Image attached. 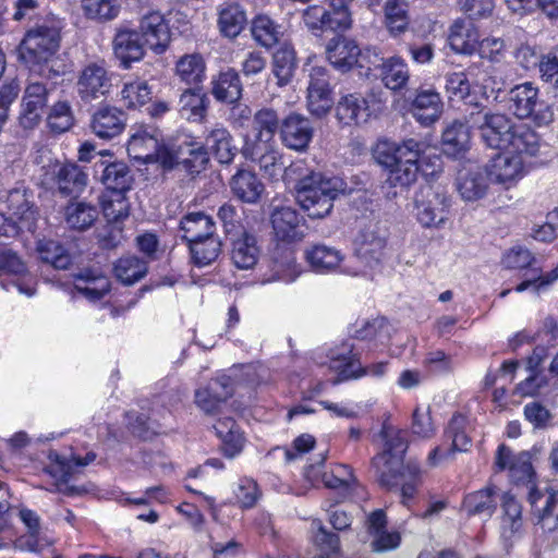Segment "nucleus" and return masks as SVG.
Returning <instances> with one entry per match:
<instances>
[{
  "instance_id": "2eb2a0df",
  "label": "nucleus",
  "mask_w": 558,
  "mask_h": 558,
  "mask_svg": "<svg viewBox=\"0 0 558 558\" xmlns=\"http://www.w3.org/2000/svg\"><path fill=\"white\" fill-rule=\"evenodd\" d=\"M243 155L245 158L257 162L260 170L269 177H275L277 171L282 168L281 155L271 141L263 138H256L252 142L246 141Z\"/></svg>"
},
{
  "instance_id": "13d9d810",
  "label": "nucleus",
  "mask_w": 558,
  "mask_h": 558,
  "mask_svg": "<svg viewBox=\"0 0 558 558\" xmlns=\"http://www.w3.org/2000/svg\"><path fill=\"white\" fill-rule=\"evenodd\" d=\"M234 392L233 381L229 376L221 375L210 379L208 384L199 388V398L213 396L216 402L225 403Z\"/></svg>"
},
{
  "instance_id": "f704fd0d",
  "label": "nucleus",
  "mask_w": 558,
  "mask_h": 558,
  "mask_svg": "<svg viewBox=\"0 0 558 558\" xmlns=\"http://www.w3.org/2000/svg\"><path fill=\"white\" fill-rule=\"evenodd\" d=\"M98 209L90 203L71 199L63 208L66 226L76 231L89 229L98 218Z\"/></svg>"
},
{
  "instance_id": "5701e85b",
  "label": "nucleus",
  "mask_w": 558,
  "mask_h": 558,
  "mask_svg": "<svg viewBox=\"0 0 558 558\" xmlns=\"http://www.w3.org/2000/svg\"><path fill=\"white\" fill-rule=\"evenodd\" d=\"M448 43L454 52L472 54L481 43L478 31L470 20L458 19L450 26Z\"/></svg>"
},
{
  "instance_id": "bf43d9fd",
  "label": "nucleus",
  "mask_w": 558,
  "mask_h": 558,
  "mask_svg": "<svg viewBox=\"0 0 558 558\" xmlns=\"http://www.w3.org/2000/svg\"><path fill=\"white\" fill-rule=\"evenodd\" d=\"M86 15L97 20H112L120 10L117 0H83Z\"/></svg>"
},
{
  "instance_id": "7ed1b4c3",
  "label": "nucleus",
  "mask_w": 558,
  "mask_h": 558,
  "mask_svg": "<svg viewBox=\"0 0 558 558\" xmlns=\"http://www.w3.org/2000/svg\"><path fill=\"white\" fill-rule=\"evenodd\" d=\"M62 21L52 13L38 20L31 26L19 48V59L26 65H41L48 62L59 50Z\"/></svg>"
},
{
  "instance_id": "423d86ee",
  "label": "nucleus",
  "mask_w": 558,
  "mask_h": 558,
  "mask_svg": "<svg viewBox=\"0 0 558 558\" xmlns=\"http://www.w3.org/2000/svg\"><path fill=\"white\" fill-rule=\"evenodd\" d=\"M449 205V198L444 191L430 185L422 187L415 197L418 222L425 228L440 226L446 220Z\"/></svg>"
},
{
  "instance_id": "9b49d317",
  "label": "nucleus",
  "mask_w": 558,
  "mask_h": 558,
  "mask_svg": "<svg viewBox=\"0 0 558 558\" xmlns=\"http://www.w3.org/2000/svg\"><path fill=\"white\" fill-rule=\"evenodd\" d=\"M377 476L380 485L388 489L401 485L402 502L405 506L414 497L417 486L421 484V471L415 463H407L400 469L379 470Z\"/></svg>"
},
{
  "instance_id": "aec40b11",
  "label": "nucleus",
  "mask_w": 558,
  "mask_h": 558,
  "mask_svg": "<svg viewBox=\"0 0 558 558\" xmlns=\"http://www.w3.org/2000/svg\"><path fill=\"white\" fill-rule=\"evenodd\" d=\"M380 436L385 440V450L372 461L373 465L376 468L377 475L379 474V470L405 466L407 464H403L401 454L405 451L407 444L401 434L397 433L393 435L392 428L384 425L380 430Z\"/></svg>"
},
{
  "instance_id": "864d4df0",
  "label": "nucleus",
  "mask_w": 558,
  "mask_h": 558,
  "mask_svg": "<svg viewBox=\"0 0 558 558\" xmlns=\"http://www.w3.org/2000/svg\"><path fill=\"white\" fill-rule=\"evenodd\" d=\"M495 489L486 487L469 494L463 501V507L469 515L484 514L492 517L496 510Z\"/></svg>"
},
{
  "instance_id": "49530a36",
  "label": "nucleus",
  "mask_w": 558,
  "mask_h": 558,
  "mask_svg": "<svg viewBox=\"0 0 558 558\" xmlns=\"http://www.w3.org/2000/svg\"><path fill=\"white\" fill-rule=\"evenodd\" d=\"M113 272L120 282L132 286L147 275L148 263L138 256L125 255L114 263Z\"/></svg>"
},
{
  "instance_id": "09e8293b",
  "label": "nucleus",
  "mask_w": 558,
  "mask_h": 558,
  "mask_svg": "<svg viewBox=\"0 0 558 558\" xmlns=\"http://www.w3.org/2000/svg\"><path fill=\"white\" fill-rule=\"evenodd\" d=\"M211 94L217 101L234 104L242 96V84L236 72H219L213 81Z\"/></svg>"
},
{
  "instance_id": "4d7b16f0",
  "label": "nucleus",
  "mask_w": 558,
  "mask_h": 558,
  "mask_svg": "<svg viewBox=\"0 0 558 558\" xmlns=\"http://www.w3.org/2000/svg\"><path fill=\"white\" fill-rule=\"evenodd\" d=\"M217 216L222 223L226 234L231 239L246 231L242 226V213L236 206L225 203L218 209Z\"/></svg>"
},
{
  "instance_id": "6ab92c4d",
  "label": "nucleus",
  "mask_w": 558,
  "mask_h": 558,
  "mask_svg": "<svg viewBox=\"0 0 558 558\" xmlns=\"http://www.w3.org/2000/svg\"><path fill=\"white\" fill-rule=\"evenodd\" d=\"M8 206L16 218L14 222L22 231L34 233L37 229L38 210L29 201L27 191L24 187L12 189L7 197Z\"/></svg>"
},
{
  "instance_id": "c03bdc74",
  "label": "nucleus",
  "mask_w": 558,
  "mask_h": 558,
  "mask_svg": "<svg viewBox=\"0 0 558 558\" xmlns=\"http://www.w3.org/2000/svg\"><path fill=\"white\" fill-rule=\"evenodd\" d=\"M214 429L222 441L221 450L227 458L232 459L242 451L244 438L233 418L219 420Z\"/></svg>"
},
{
  "instance_id": "603ef678",
  "label": "nucleus",
  "mask_w": 558,
  "mask_h": 558,
  "mask_svg": "<svg viewBox=\"0 0 558 558\" xmlns=\"http://www.w3.org/2000/svg\"><path fill=\"white\" fill-rule=\"evenodd\" d=\"M107 72H82L78 80V93L85 100L96 99L108 93L111 84Z\"/></svg>"
},
{
  "instance_id": "de8ad7c7",
  "label": "nucleus",
  "mask_w": 558,
  "mask_h": 558,
  "mask_svg": "<svg viewBox=\"0 0 558 558\" xmlns=\"http://www.w3.org/2000/svg\"><path fill=\"white\" fill-rule=\"evenodd\" d=\"M254 40L266 48L277 45L282 36L281 26L266 14L256 15L251 23Z\"/></svg>"
},
{
  "instance_id": "c85d7f7f",
  "label": "nucleus",
  "mask_w": 558,
  "mask_h": 558,
  "mask_svg": "<svg viewBox=\"0 0 558 558\" xmlns=\"http://www.w3.org/2000/svg\"><path fill=\"white\" fill-rule=\"evenodd\" d=\"M231 142L230 132L221 125H216L207 132L203 145L207 153L210 151L219 163L229 165L236 155V148Z\"/></svg>"
},
{
  "instance_id": "5fc2aeb1",
  "label": "nucleus",
  "mask_w": 558,
  "mask_h": 558,
  "mask_svg": "<svg viewBox=\"0 0 558 558\" xmlns=\"http://www.w3.org/2000/svg\"><path fill=\"white\" fill-rule=\"evenodd\" d=\"M384 9L389 33L393 36L404 33L409 26L407 3L403 0H387Z\"/></svg>"
},
{
  "instance_id": "774afa93",
  "label": "nucleus",
  "mask_w": 558,
  "mask_h": 558,
  "mask_svg": "<svg viewBox=\"0 0 558 558\" xmlns=\"http://www.w3.org/2000/svg\"><path fill=\"white\" fill-rule=\"evenodd\" d=\"M534 260V256L527 248L515 246L505 255L502 263L509 269H523L531 267Z\"/></svg>"
},
{
  "instance_id": "1a4fd4ad",
  "label": "nucleus",
  "mask_w": 558,
  "mask_h": 558,
  "mask_svg": "<svg viewBox=\"0 0 558 558\" xmlns=\"http://www.w3.org/2000/svg\"><path fill=\"white\" fill-rule=\"evenodd\" d=\"M468 418L461 413H456L450 418L444 434L445 441H449V448L436 447L428 454V463L437 465L441 460L450 458L456 452H465L472 445L468 434Z\"/></svg>"
},
{
  "instance_id": "c9c22d12",
  "label": "nucleus",
  "mask_w": 558,
  "mask_h": 558,
  "mask_svg": "<svg viewBox=\"0 0 558 558\" xmlns=\"http://www.w3.org/2000/svg\"><path fill=\"white\" fill-rule=\"evenodd\" d=\"M523 173V160L519 156L498 154L492 159L487 170L490 181L498 183H511Z\"/></svg>"
},
{
  "instance_id": "f8f14e48",
  "label": "nucleus",
  "mask_w": 558,
  "mask_h": 558,
  "mask_svg": "<svg viewBox=\"0 0 558 558\" xmlns=\"http://www.w3.org/2000/svg\"><path fill=\"white\" fill-rule=\"evenodd\" d=\"M270 222L278 241L293 243L305 236V219L292 207L275 208L270 215Z\"/></svg>"
},
{
  "instance_id": "3c124183",
  "label": "nucleus",
  "mask_w": 558,
  "mask_h": 558,
  "mask_svg": "<svg viewBox=\"0 0 558 558\" xmlns=\"http://www.w3.org/2000/svg\"><path fill=\"white\" fill-rule=\"evenodd\" d=\"M36 251L44 263L50 264L56 269H68L72 264L70 253L58 241L50 239L39 240Z\"/></svg>"
},
{
  "instance_id": "dca6fc26",
  "label": "nucleus",
  "mask_w": 558,
  "mask_h": 558,
  "mask_svg": "<svg viewBox=\"0 0 558 558\" xmlns=\"http://www.w3.org/2000/svg\"><path fill=\"white\" fill-rule=\"evenodd\" d=\"M280 133L288 148L303 151L313 138L314 128L307 118L291 113L283 120Z\"/></svg>"
},
{
  "instance_id": "a18cd8bd",
  "label": "nucleus",
  "mask_w": 558,
  "mask_h": 558,
  "mask_svg": "<svg viewBox=\"0 0 558 558\" xmlns=\"http://www.w3.org/2000/svg\"><path fill=\"white\" fill-rule=\"evenodd\" d=\"M509 109L519 119L530 118L537 104V89L530 83L517 85L509 94Z\"/></svg>"
},
{
  "instance_id": "4c0bfd02",
  "label": "nucleus",
  "mask_w": 558,
  "mask_h": 558,
  "mask_svg": "<svg viewBox=\"0 0 558 558\" xmlns=\"http://www.w3.org/2000/svg\"><path fill=\"white\" fill-rule=\"evenodd\" d=\"M76 291L89 301H98L110 291V280L99 271L85 269L76 276Z\"/></svg>"
},
{
  "instance_id": "393cba45",
  "label": "nucleus",
  "mask_w": 558,
  "mask_h": 558,
  "mask_svg": "<svg viewBox=\"0 0 558 558\" xmlns=\"http://www.w3.org/2000/svg\"><path fill=\"white\" fill-rule=\"evenodd\" d=\"M260 247L253 233L247 231L231 239V260L239 269H252L258 262Z\"/></svg>"
},
{
  "instance_id": "4468645a",
  "label": "nucleus",
  "mask_w": 558,
  "mask_h": 558,
  "mask_svg": "<svg viewBox=\"0 0 558 558\" xmlns=\"http://www.w3.org/2000/svg\"><path fill=\"white\" fill-rule=\"evenodd\" d=\"M47 95L46 86L40 83H31L26 87L19 116V123L24 130H34L41 121Z\"/></svg>"
},
{
  "instance_id": "f03ea898",
  "label": "nucleus",
  "mask_w": 558,
  "mask_h": 558,
  "mask_svg": "<svg viewBox=\"0 0 558 558\" xmlns=\"http://www.w3.org/2000/svg\"><path fill=\"white\" fill-rule=\"evenodd\" d=\"M348 190L341 177L311 170L296 182L295 199L310 218L323 219L330 215L333 202Z\"/></svg>"
},
{
  "instance_id": "7c9ffc66",
  "label": "nucleus",
  "mask_w": 558,
  "mask_h": 558,
  "mask_svg": "<svg viewBox=\"0 0 558 558\" xmlns=\"http://www.w3.org/2000/svg\"><path fill=\"white\" fill-rule=\"evenodd\" d=\"M305 259L315 272L326 274L336 270L343 260L341 251L326 244H314L306 247Z\"/></svg>"
},
{
  "instance_id": "e433bc0d",
  "label": "nucleus",
  "mask_w": 558,
  "mask_h": 558,
  "mask_svg": "<svg viewBox=\"0 0 558 558\" xmlns=\"http://www.w3.org/2000/svg\"><path fill=\"white\" fill-rule=\"evenodd\" d=\"M182 239L186 243L215 234V221L204 211H192L184 215L179 225Z\"/></svg>"
},
{
  "instance_id": "c756f323",
  "label": "nucleus",
  "mask_w": 558,
  "mask_h": 558,
  "mask_svg": "<svg viewBox=\"0 0 558 558\" xmlns=\"http://www.w3.org/2000/svg\"><path fill=\"white\" fill-rule=\"evenodd\" d=\"M477 85L473 86L468 80L465 72H451L446 78V90L451 100L463 101V119L465 113L474 105L484 106L477 101Z\"/></svg>"
},
{
  "instance_id": "8fccbe9b",
  "label": "nucleus",
  "mask_w": 558,
  "mask_h": 558,
  "mask_svg": "<svg viewBox=\"0 0 558 558\" xmlns=\"http://www.w3.org/2000/svg\"><path fill=\"white\" fill-rule=\"evenodd\" d=\"M187 245L192 260L198 267L207 266L215 262L220 255L222 246L220 239L216 234L192 241Z\"/></svg>"
},
{
  "instance_id": "72a5a7b5",
  "label": "nucleus",
  "mask_w": 558,
  "mask_h": 558,
  "mask_svg": "<svg viewBox=\"0 0 558 558\" xmlns=\"http://www.w3.org/2000/svg\"><path fill=\"white\" fill-rule=\"evenodd\" d=\"M444 104L438 93L434 90H421L412 105L414 118L425 126L435 123L442 113Z\"/></svg>"
},
{
  "instance_id": "a19ab883",
  "label": "nucleus",
  "mask_w": 558,
  "mask_h": 558,
  "mask_svg": "<svg viewBox=\"0 0 558 558\" xmlns=\"http://www.w3.org/2000/svg\"><path fill=\"white\" fill-rule=\"evenodd\" d=\"M113 43L114 54L120 60V65L124 68H129L132 62L140 61L144 56L138 34L133 31H120Z\"/></svg>"
},
{
  "instance_id": "0e129e2a",
  "label": "nucleus",
  "mask_w": 558,
  "mask_h": 558,
  "mask_svg": "<svg viewBox=\"0 0 558 558\" xmlns=\"http://www.w3.org/2000/svg\"><path fill=\"white\" fill-rule=\"evenodd\" d=\"M20 89V84L16 80H12L0 87V131L8 121L10 106L17 98Z\"/></svg>"
},
{
  "instance_id": "37998d69",
  "label": "nucleus",
  "mask_w": 558,
  "mask_h": 558,
  "mask_svg": "<svg viewBox=\"0 0 558 558\" xmlns=\"http://www.w3.org/2000/svg\"><path fill=\"white\" fill-rule=\"evenodd\" d=\"M246 24L244 9L235 2L223 3L218 13V27L220 33L228 38H235Z\"/></svg>"
},
{
  "instance_id": "680f3d73",
  "label": "nucleus",
  "mask_w": 558,
  "mask_h": 558,
  "mask_svg": "<svg viewBox=\"0 0 558 558\" xmlns=\"http://www.w3.org/2000/svg\"><path fill=\"white\" fill-rule=\"evenodd\" d=\"M501 508L504 511V523H509L512 533L519 531L522 525V507L520 502L510 493H506L501 498Z\"/></svg>"
},
{
  "instance_id": "bb28decb",
  "label": "nucleus",
  "mask_w": 558,
  "mask_h": 558,
  "mask_svg": "<svg viewBox=\"0 0 558 558\" xmlns=\"http://www.w3.org/2000/svg\"><path fill=\"white\" fill-rule=\"evenodd\" d=\"M505 150L522 158L536 156L541 147L538 134L527 124L515 123Z\"/></svg>"
},
{
  "instance_id": "412c9836",
  "label": "nucleus",
  "mask_w": 558,
  "mask_h": 558,
  "mask_svg": "<svg viewBox=\"0 0 558 558\" xmlns=\"http://www.w3.org/2000/svg\"><path fill=\"white\" fill-rule=\"evenodd\" d=\"M331 106V87L326 77V72L311 74L307 87V107L310 112L322 118L329 112Z\"/></svg>"
},
{
  "instance_id": "473e14b6",
  "label": "nucleus",
  "mask_w": 558,
  "mask_h": 558,
  "mask_svg": "<svg viewBox=\"0 0 558 558\" xmlns=\"http://www.w3.org/2000/svg\"><path fill=\"white\" fill-rule=\"evenodd\" d=\"M488 180L487 172L480 168L462 170L457 177V190L464 201L474 202L485 196Z\"/></svg>"
},
{
  "instance_id": "b1692460",
  "label": "nucleus",
  "mask_w": 558,
  "mask_h": 558,
  "mask_svg": "<svg viewBox=\"0 0 558 558\" xmlns=\"http://www.w3.org/2000/svg\"><path fill=\"white\" fill-rule=\"evenodd\" d=\"M355 255L367 267L377 266L384 257L386 239L373 229L362 230L354 242Z\"/></svg>"
},
{
  "instance_id": "0eeeda50",
  "label": "nucleus",
  "mask_w": 558,
  "mask_h": 558,
  "mask_svg": "<svg viewBox=\"0 0 558 558\" xmlns=\"http://www.w3.org/2000/svg\"><path fill=\"white\" fill-rule=\"evenodd\" d=\"M332 368L339 371V381L359 378L364 375L381 377L387 371V362H378L363 367L360 356L353 351V344L342 343L341 348L331 355ZM335 383H338L336 380Z\"/></svg>"
},
{
  "instance_id": "052dcab7",
  "label": "nucleus",
  "mask_w": 558,
  "mask_h": 558,
  "mask_svg": "<svg viewBox=\"0 0 558 558\" xmlns=\"http://www.w3.org/2000/svg\"><path fill=\"white\" fill-rule=\"evenodd\" d=\"M254 125L258 130L256 138L271 141L279 126V118L272 109H262L254 116Z\"/></svg>"
},
{
  "instance_id": "ea45409f",
  "label": "nucleus",
  "mask_w": 558,
  "mask_h": 558,
  "mask_svg": "<svg viewBox=\"0 0 558 558\" xmlns=\"http://www.w3.org/2000/svg\"><path fill=\"white\" fill-rule=\"evenodd\" d=\"M208 105L209 99L202 88H189L180 96L179 111L187 121L202 122L207 114Z\"/></svg>"
},
{
  "instance_id": "39448f33",
  "label": "nucleus",
  "mask_w": 558,
  "mask_h": 558,
  "mask_svg": "<svg viewBox=\"0 0 558 558\" xmlns=\"http://www.w3.org/2000/svg\"><path fill=\"white\" fill-rule=\"evenodd\" d=\"M465 122L470 128L478 130L485 146L498 150H505L515 124L508 116L476 105L466 111Z\"/></svg>"
},
{
  "instance_id": "6e6d98bb",
  "label": "nucleus",
  "mask_w": 558,
  "mask_h": 558,
  "mask_svg": "<svg viewBox=\"0 0 558 558\" xmlns=\"http://www.w3.org/2000/svg\"><path fill=\"white\" fill-rule=\"evenodd\" d=\"M47 123L50 131L56 134L69 131L74 123L70 105L66 101L53 105L47 117Z\"/></svg>"
},
{
  "instance_id": "20e7f679",
  "label": "nucleus",
  "mask_w": 558,
  "mask_h": 558,
  "mask_svg": "<svg viewBox=\"0 0 558 558\" xmlns=\"http://www.w3.org/2000/svg\"><path fill=\"white\" fill-rule=\"evenodd\" d=\"M208 161L207 149L191 135L178 136L163 144L161 168L165 171L182 168L190 174H198Z\"/></svg>"
},
{
  "instance_id": "f257e3e1",
  "label": "nucleus",
  "mask_w": 558,
  "mask_h": 558,
  "mask_svg": "<svg viewBox=\"0 0 558 558\" xmlns=\"http://www.w3.org/2000/svg\"><path fill=\"white\" fill-rule=\"evenodd\" d=\"M427 145L423 141L407 138L401 143L379 140L373 148L375 161L388 170L386 182L407 190L416 182L420 159Z\"/></svg>"
},
{
  "instance_id": "4be33fe9",
  "label": "nucleus",
  "mask_w": 558,
  "mask_h": 558,
  "mask_svg": "<svg viewBox=\"0 0 558 558\" xmlns=\"http://www.w3.org/2000/svg\"><path fill=\"white\" fill-rule=\"evenodd\" d=\"M100 167V181L114 196H124L131 190L134 179L126 163L123 161L107 162L101 160Z\"/></svg>"
},
{
  "instance_id": "a211bd4d",
  "label": "nucleus",
  "mask_w": 558,
  "mask_h": 558,
  "mask_svg": "<svg viewBox=\"0 0 558 558\" xmlns=\"http://www.w3.org/2000/svg\"><path fill=\"white\" fill-rule=\"evenodd\" d=\"M142 36L156 53H162L171 40V34L166 17L158 11L144 15L140 23Z\"/></svg>"
},
{
  "instance_id": "e2e57ef3",
  "label": "nucleus",
  "mask_w": 558,
  "mask_h": 558,
  "mask_svg": "<svg viewBox=\"0 0 558 558\" xmlns=\"http://www.w3.org/2000/svg\"><path fill=\"white\" fill-rule=\"evenodd\" d=\"M509 472L510 477L515 483H530L534 475L530 453L526 451H522L518 456H515L514 459L511 460Z\"/></svg>"
},
{
  "instance_id": "6e6552de",
  "label": "nucleus",
  "mask_w": 558,
  "mask_h": 558,
  "mask_svg": "<svg viewBox=\"0 0 558 558\" xmlns=\"http://www.w3.org/2000/svg\"><path fill=\"white\" fill-rule=\"evenodd\" d=\"M163 144L158 140L156 129L149 126H137L131 134L126 150L130 158L141 163H158L161 167V155Z\"/></svg>"
},
{
  "instance_id": "ddd939ff",
  "label": "nucleus",
  "mask_w": 558,
  "mask_h": 558,
  "mask_svg": "<svg viewBox=\"0 0 558 558\" xmlns=\"http://www.w3.org/2000/svg\"><path fill=\"white\" fill-rule=\"evenodd\" d=\"M128 113L114 106H102L92 116L90 130L101 140H112L125 129Z\"/></svg>"
},
{
  "instance_id": "79ce46f5",
  "label": "nucleus",
  "mask_w": 558,
  "mask_h": 558,
  "mask_svg": "<svg viewBox=\"0 0 558 558\" xmlns=\"http://www.w3.org/2000/svg\"><path fill=\"white\" fill-rule=\"evenodd\" d=\"M230 186L234 196L244 203L257 202L264 191V185L257 175L247 170L238 171L232 177Z\"/></svg>"
},
{
  "instance_id": "a878e982",
  "label": "nucleus",
  "mask_w": 558,
  "mask_h": 558,
  "mask_svg": "<svg viewBox=\"0 0 558 558\" xmlns=\"http://www.w3.org/2000/svg\"><path fill=\"white\" fill-rule=\"evenodd\" d=\"M470 126L464 121L454 120L442 132L441 149L449 157L463 156L470 148Z\"/></svg>"
},
{
  "instance_id": "2f4dec72",
  "label": "nucleus",
  "mask_w": 558,
  "mask_h": 558,
  "mask_svg": "<svg viewBox=\"0 0 558 558\" xmlns=\"http://www.w3.org/2000/svg\"><path fill=\"white\" fill-rule=\"evenodd\" d=\"M369 114L368 101L357 94L343 96L336 106V117L343 125L366 122Z\"/></svg>"
},
{
  "instance_id": "338daca9",
  "label": "nucleus",
  "mask_w": 558,
  "mask_h": 558,
  "mask_svg": "<svg viewBox=\"0 0 558 558\" xmlns=\"http://www.w3.org/2000/svg\"><path fill=\"white\" fill-rule=\"evenodd\" d=\"M101 206L104 216L109 222H117L129 216V206L123 195L102 199Z\"/></svg>"
},
{
  "instance_id": "f3484780",
  "label": "nucleus",
  "mask_w": 558,
  "mask_h": 558,
  "mask_svg": "<svg viewBox=\"0 0 558 558\" xmlns=\"http://www.w3.org/2000/svg\"><path fill=\"white\" fill-rule=\"evenodd\" d=\"M529 500L537 511V524L544 531L554 532L558 530V492L546 488L544 493L531 487Z\"/></svg>"
},
{
  "instance_id": "58836bf2",
  "label": "nucleus",
  "mask_w": 558,
  "mask_h": 558,
  "mask_svg": "<svg viewBox=\"0 0 558 558\" xmlns=\"http://www.w3.org/2000/svg\"><path fill=\"white\" fill-rule=\"evenodd\" d=\"M58 192L63 196L75 197L87 184L86 173L75 163H65L56 172Z\"/></svg>"
},
{
  "instance_id": "69168bd1",
  "label": "nucleus",
  "mask_w": 558,
  "mask_h": 558,
  "mask_svg": "<svg viewBox=\"0 0 558 558\" xmlns=\"http://www.w3.org/2000/svg\"><path fill=\"white\" fill-rule=\"evenodd\" d=\"M525 418L537 429H545L551 421V413L539 402H531L524 407Z\"/></svg>"
},
{
  "instance_id": "cd10ccee",
  "label": "nucleus",
  "mask_w": 558,
  "mask_h": 558,
  "mask_svg": "<svg viewBox=\"0 0 558 558\" xmlns=\"http://www.w3.org/2000/svg\"><path fill=\"white\" fill-rule=\"evenodd\" d=\"M302 19L310 31H345L347 17L341 13H337L336 16H332L330 11L323 5H308L303 11Z\"/></svg>"
},
{
  "instance_id": "9d476101",
  "label": "nucleus",
  "mask_w": 558,
  "mask_h": 558,
  "mask_svg": "<svg viewBox=\"0 0 558 558\" xmlns=\"http://www.w3.org/2000/svg\"><path fill=\"white\" fill-rule=\"evenodd\" d=\"M326 58L335 68H347V70L366 68V70H371L368 52L362 53L357 45L347 38L330 39L326 47Z\"/></svg>"
}]
</instances>
